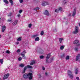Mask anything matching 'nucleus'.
<instances>
[{
  "label": "nucleus",
  "mask_w": 80,
  "mask_h": 80,
  "mask_svg": "<svg viewBox=\"0 0 80 80\" xmlns=\"http://www.w3.org/2000/svg\"><path fill=\"white\" fill-rule=\"evenodd\" d=\"M62 8H58V10H59L60 11H62Z\"/></svg>",
  "instance_id": "nucleus-41"
},
{
  "label": "nucleus",
  "mask_w": 80,
  "mask_h": 80,
  "mask_svg": "<svg viewBox=\"0 0 80 80\" xmlns=\"http://www.w3.org/2000/svg\"><path fill=\"white\" fill-rule=\"evenodd\" d=\"M42 70H45V67H42Z\"/></svg>",
  "instance_id": "nucleus-46"
},
{
  "label": "nucleus",
  "mask_w": 80,
  "mask_h": 80,
  "mask_svg": "<svg viewBox=\"0 0 80 80\" xmlns=\"http://www.w3.org/2000/svg\"><path fill=\"white\" fill-rule=\"evenodd\" d=\"M6 28L5 27V26H3L2 27V32H3L5 30V29Z\"/></svg>",
  "instance_id": "nucleus-13"
},
{
  "label": "nucleus",
  "mask_w": 80,
  "mask_h": 80,
  "mask_svg": "<svg viewBox=\"0 0 80 80\" xmlns=\"http://www.w3.org/2000/svg\"><path fill=\"white\" fill-rule=\"evenodd\" d=\"M23 77L24 78L27 79L29 78V80H32L33 77V76L32 75V73H29L28 74L25 73L23 75Z\"/></svg>",
  "instance_id": "nucleus-1"
},
{
  "label": "nucleus",
  "mask_w": 80,
  "mask_h": 80,
  "mask_svg": "<svg viewBox=\"0 0 80 80\" xmlns=\"http://www.w3.org/2000/svg\"><path fill=\"white\" fill-rule=\"evenodd\" d=\"M17 17H20V14H18Z\"/></svg>",
  "instance_id": "nucleus-44"
},
{
  "label": "nucleus",
  "mask_w": 80,
  "mask_h": 80,
  "mask_svg": "<svg viewBox=\"0 0 80 80\" xmlns=\"http://www.w3.org/2000/svg\"><path fill=\"white\" fill-rule=\"evenodd\" d=\"M19 2L20 3H22L23 2V0H19Z\"/></svg>",
  "instance_id": "nucleus-33"
},
{
  "label": "nucleus",
  "mask_w": 80,
  "mask_h": 80,
  "mask_svg": "<svg viewBox=\"0 0 80 80\" xmlns=\"http://www.w3.org/2000/svg\"><path fill=\"white\" fill-rule=\"evenodd\" d=\"M74 50L75 51L77 52L78 51V48H75L74 49Z\"/></svg>",
  "instance_id": "nucleus-26"
},
{
  "label": "nucleus",
  "mask_w": 80,
  "mask_h": 80,
  "mask_svg": "<svg viewBox=\"0 0 80 80\" xmlns=\"http://www.w3.org/2000/svg\"><path fill=\"white\" fill-rule=\"evenodd\" d=\"M76 78L77 80H80V79L79 78H78V77H77Z\"/></svg>",
  "instance_id": "nucleus-43"
},
{
  "label": "nucleus",
  "mask_w": 80,
  "mask_h": 80,
  "mask_svg": "<svg viewBox=\"0 0 80 80\" xmlns=\"http://www.w3.org/2000/svg\"><path fill=\"white\" fill-rule=\"evenodd\" d=\"M9 75H10V74L8 73L6 74V75H5L4 77L3 78V80H5V79L8 78Z\"/></svg>",
  "instance_id": "nucleus-7"
},
{
  "label": "nucleus",
  "mask_w": 80,
  "mask_h": 80,
  "mask_svg": "<svg viewBox=\"0 0 80 80\" xmlns=\"http://www.w3.org/2000/svg\"><path fill=\"white\" fill-rule=\"evenodd\" d=\"M18 22V20H16L13 22L12 23V24L14 25H17Z\"/></svg>",
  "instance_id": "nucleus-14"
},
{
  "label": "nucleus",
  "mask_w": 80,
  "mask_h": 80,
  "mask_svg": "<svg viewBox=\"0 0 80 80\" xmlns=\"http://www.w3.org/2000/svg\"><path fill=\"white\" fill-rule=\"evenodd\" d=\"M12 13H11L10 14L8 15V17H9V16H11L12 15Z\"/></svg>",
  "instance_id": "nucleus-45"
},
{
  "label": "nucleus",
  "mask_w": 80,
  "mask_h": 80,
  "mask_svg": "<svg viewBox=\"0 0 80 80\" xmlns=\"http://www.w3.org/2000/svg\"><path fill=\"white\" fill-rule=\"evenodd\" d=\"M55 12H56L57 13H58V12H59V10L57 9H56L55 10Z\"/></svg>",
  "instance_id": "nucleus-30"
},
{
  "label": "nucleus",
  "mask_w": 80,
  "mask_h": 80,
  "mask_svg": "<svg viewBox=\"0 0 80 80\" xmlns=\"http://www.w3.org/2000/svg\"><path fill=\"white\" fill-rule=\"evenodd\" d=\"M34 10H39V8H36L34 9Z\"/></svg>",
  "instance_id": "nucleus-24"
},
{
  "label": "nucleus",
  "mask_w": 80,
  "mask_h": 80,
  "mask_svg": "<svg viewBox=\"0 0 80 80\" xmlns=\"http://www.w3.org/2000/svg\"><path fill=\"white\" fill-rule=\"evenodd\" d=\"M77 11V8H75L74 9V11L73 12L72 16L74 17L75 16V14H76V11Z\"/></svg>",
  "instance_id": "nucleus-9"
},
{
  "label": "nucleus",
  "mask_w": 80,
  "mask_h": 80,
  "mask_svg": "<svg viewBox=\"0 0 80 80\" xmlns=\"http://www.w3.org/2000/svg\"><path fill=\"white\" fill-rule=\"evenodd\" d=\"M26 53L25 51H24L23 52L21 53V55L22 58L25 57V54Z\"/></svg>",
  "instance_id": "nucleus-12"
},
{
  "label": "nucleus",
  "mask_w": 80,
  "mask_h": 80,
  "mask_svg": "<svg viewBox=\"0 0 80 80\" xmlns=\"http://www.w3.org/2000/svg\"><path fill=\"white\" fill-rule=\"evenodd\" d=\"M20 49H18L17 50V52H18V53H19V52H20Z\"/></svg>",
  "instance_id": "nucleus-39"
},
{
  "label": "nucleus",
  "mask_w": 80,
  "mask_h": 80,
  "mask_svg": "<svg viewBox=\"0 0 80 80\" xmlns=\"http://www.w3.org/2000/svg\"><path fill=\"white\" fill-rule=\"evenodd\" d=\"M43 34H44V32H43V31H42L41 32V35H43Z\"/></svg>",
  "instance_id": "nucleus-28"
},
{
  "label": "nucleus",
  "mask_w": 80,
  "mask_h": 80,
  "mask_svg": "<svg viewBox=\"0 0 80 80\" xmlns=\"http://www.w3.org/2000/svg\"><path fill=\"white\" fill-rule=\"evenodd\" d=\"M76 47H80V43H79L78 44H77L76 45Z\"/></svg>",
  "instance_id": "nucleus-35"
},
{
  "label": "nucleus",
  "mask_w": 80,
  "mask_h": 80,
  "mask_svg": "<svg viewBox=\"0 0 80 80\" xmlns=\"http://www.w3.org/2000/svg\"><path fill=\"white\" fill-rule=\"evenodd\" d=\"M21 40H22V38L20 37L18 38L17 39L18 41H21Z\"/></svg>",
  "instance_id": "nucleus-27"
},
{
  "label": "nucleus",
  "mask_w": 80,
  "mask_h": 80,
  "mask_svg": "<svg viewBox=\"0 0 80 80\" xmlns=\"http://www.w3.org/2000/svg\"><path fill=\"white\" fill-rule=\"evenodd\" d=\"M27 68H31L32 69L33 68H32L31 66L28 65L27 66L25 67L24 68V69L22 70V73H25V71H26V70H27Z\"/></svg>",
  "instance_id": "nucleus-3"
},
{
  "label": "nucleus",
  "mask_w": 80,
  "mask_h": 80,
  "mask_svg": "<svg viewBox=\"0 0 80 80\" xmlns=\"http://www.w3.org/2000/svg\"><path fill=\"white\" fill-rule=\"evenodd\" d=\"M3 2L4 3H6V4H8V1L7 0H3Z\"/></svg>",
  "instance_id": "nucleus-19"
},
{
  "label": "nucleus",
  "mask_w": 80,
  "mask_h": 80,
  "mask_svg": "<svg viewBox=\"0 0 80 80\" xmlns=\"http://www.w3.org/2000/svg\"><path fill=\"white\" fill-rule=\"evenodd\" d=\"M32 27V24H29L28 25V27H29V28H31V27Z\"/></svg>",
  "instance_id": "nucleus-37"
},
{
  "label": "nucleus",
  "mask_w": 80,
  "mask_h": 80,
  "mask_svg": "<svg viewBox=\"0 0 80 80\" xmlns=\"http://www.w3.org/2000/svg\"><path fill=\"white\" fill-rule=\"evenodd\" d=\"M17 45H18V44H19V42H17L16 43Z\"/></svg>",
  "instance_id": "nucleus-48"
},
{
  "label": "nucleus",
  "mask_w": 80,
  "mask_h": 80,
  "mask_svg": "<svg viewBox=\"0 0 80 80\" xmlns=\"http://www.w3.org/2000/svg\"><path fill=\"white\" fill-rule=\"evenodd\" d=\"M69 58V56H67L66 58V60H68Z\"/></svg>",
  "instance_id": "nucleus-31"
},
{
  "label": "nucleus",
  "mask_w": 80,
  "mask_h": 80,
  "mask_svg": "<svg viewBox=\"0 0 80 80\" xmlns=\"http://www.w3.org/2000/svg\"><path fill=\"white\" fill-rule=\"evenodd\" d=\"M51 55L50 53H49L46 59V63H52V62H53V60H54V58H52L50 59V61H48V59L50 58Z\"/></svg>",
  "instance_id": "nucleus-2"
},
{
  "label": "nucleus",
  "mask_w": 80,
  "mask_h": 80,
  "mask_svg": "<svg viewBox=\"0 0 80 80\" xmlns=\"http://www.w3.org/2000/svg\"><path fill=\"white\" fill-rule=\"evenodd\" d=\"M25 66V65L23 64H21L19 65V67H23Z\"/></svg>",
  "instance_id": "nucleus-21"
},
{
  "label": "nucleus",
  "mask_w": 80,
  "mask_h": 80,
  "mask_svg": "<svg viewBox=\"0 0 80 80\" xmlns=\"http://www.w3.org/2000/svg\"><path fill=\"white\" fill-rule=\"evenodd\" d=\"M78 68H76L75 70V74H78Z\"/></svg>",
  "instance_id": "nucleus-15"
},
{
  "label": "nucleus",
  "mask_w": 80,
  "mask_h": 80,
  "mask_svg": "<svg viewBox=\"0 0 80 80\" xmlns=\"http://www.w3.org/2000/svg\"><path fill=\"white\" fill-rule=\"evenodd\" d=\"M9 2H10L12 6L13 5V1L12 0H9Z\"/></svg>",
  "instance_id": "nucleus-16"
},
{
  "label": "nucleus",
  "mask_w": 80,
  "mask_h": 80,
  "mask_svg": "<svg viewBox=\"0 0 80 80\" xmlns=\"http://www.w3.org/2000/svg\"><path fill=\"white\" fill-rule=\"evenodd\" d=\"M35 61H32L30 63L31 65H33L34 63H35Z\"/></svg>",
  "instance_id": "nucleus-17"
},
{
  "label": "nucleus",
  "mask_w": 80,
  "mask_h": 80,
  "mask_svg": "<svg viewBox=\"0 0 80 80\" xmlns=\"http://www.w3.org/2000/svg\"><path fill=\"white\" fill-rule=\"evenodd\" d=\"M22 58L21 57H20L18 58V60H19V61H21V60H22Z\"/></svg>",
  "instance_id": "nucleus-34"
},
{
  "label": "nucleus",
  "mask_w": 80,
  "mask_h": 80,
  "mask_svg": "<svg viewBox=\"0 0 80 80\" xmlns=\"http://www.w3.org/2000/svg\"><path fill=\"white\" fill-rule=\"evenodd\" d=\"M1 37H2V36L1 35H0V38H1Z\"/></svg>",
  "instance_id": "nucleus-49"
},
{
  "label": "nucleus",
  "mask_w": 80,
  "mask_h": 80,
  "mask_svg": "<svg viewBox=\"0 0 80 80\" xmlns=\"http://www.w3.org/2000/svg\"><path fill=\"white\" fill-rule=\"evenodd\" d=\"M65 57V54H64L61 56V57Z\"/></svg>",
  "instance_id": "nucleus-36"
},
{
  "label": "nucleus",
  "mask_w": 80,
  "mask_h": 80,
  "mask_svg": "<svg viewBox=\"0 0 80 80\" xmlns=\"http://www.w3.org/2000/svg\"><path fill=\"white\" fill-rule=\"evenodd\" d=\"M79 42H80V41L78 39L74 41L73 43L74 45H75L76 44H77L78 43H79Z\"/></svg>",
  "instance_id": "nucleus-8"
},
{
  "label": "nucleus",
  "mask_w": 80,
  "mask_h": 80,
  "mask_svg": "<svg viewBox=\"0 0 80 80\" xmlns=\"http://www.w3.org/2000/svg\"><path fill=\"white\" fill-rule=\"evenodd\" d=\"M22 12H23V10H20L19 11V13H21Z\"/></svg>",
  "instance_id": "nucleus-32"
},
{
  "label": "nucleus",
  "mask_w": 80,
  "mask_h": 80,
  "mask_svg": "<svg viewBox=\"0 0 80 80\" xmlns=\"http://www.w3.org/2000/svg\"><path fill=\"white\" fill-rule=\"evenodd\" d=\"M43 58H44V56H41L40 57V58L41 59H43Z\"/></svg>",
  "instance_id": "nucleus-29"
},
{
  "label": "nucleus",
  "mask_w": 80,
  "mask_h": 80,
  "mask_svg": "<svg viewBox=\"0 0 80 80\" xmlns=\"http://www.w3.org/2000/svg\"><path fill=\"white\" fill-rule=\"evenodd\" d=\"M62 40H63V38H59V42H60L62 43Z\"/></svg>",
  "instance_id": "nucleus-22"
},
{
  "label": "nucleus",
  "mask_w": 80,
  "mask_h": 80,
  "mask_svg": "<svg viewBox=\"0 0 80 80\" xmlns=\"http://www.w3.org/2000/svg\"><path fill=\"white\" fill-rule=\"evenodd\" d=\"M37 35H35L32 36L33 38H35L36 37H37Z\"/></svg>",
  "instance_id": "nucleus-40"
},
{
  "label": "nucleus",
  "mask_w": 80,
  "mask_h": 80,
  "mask_svg": "<svg viewBox=\"0 0 80 80\" xmlns=\"http://www.w3.org/2000/svg\"><path fill=\"white\" fill-rule=\"evenodd\" d=\"M39 38L38 37H37L35 39V41H36V42H37V41H39Z\"/></svg>",
  "instance_id": "nucleus-20"
},
{
  "label": "nucleus",
  "mask_w": 80,
  "mask_h": 80,
  "mask_svg": "<svg viewBox=\"0 0 80 80\" xmlns=\"http://www.w3.org/2000/svg\"><path fill=\"white\" fill-rule=\"evenodd\" d=\"M68 77L70 78H73V75L72 74V72L70 70H68Z\"/></svg>",
  "instance_id": "nucleus-4"
},
{
  "label": "nucleus",
  "mask_w": 80,
  "mask_h": 80,
  "mask_svg": "<svg viewBox=\"0 0 80 80\" xmlns=\"http://www.w3.org/2000/svg\"><path fill=\"white\" fill-rule=\"evenodd\" d=\"M50 4L49 2H44L42 3V5L43 6H47V5H48Z\"/></svg>",
  "instance_id": "nucleus-5"
},
{
  "label": "nucleus",
  "mask_w": 80,
  "mask_h": 80,
  "mask_svg": "<svg viewBox=\"0 0 80 80\" xmlns=\"http://www.w3.org/2000/svg\"><path fill=\"white\" fill-rule=\"evenodd\" d=\"M80 57V54H78L76 58V61H78V60H79V58Z\"/></svg>",
  "instance_id": "nucleus-10"
},
{
  "label": "nucleus",
  "mask_w": 80,
  "mask_h": 80,
  "mask_svg": "<svg viewBox=\"0 0 80 80\" xmlns=\"http://www.w3.org/2000/svg\"><path fill=\"white\" fill-rule=\"evenodd\" d=\"M41 54H42V52H41Z\"/></svg>",
  "instance_id": "nucleus-50"
},
{
  "label": "nucleus",
  "mask_w": 80,
  "mask_h": 80,
  "mask_svg": "<svg viewBox=\"0 0 80 80\" xmlns=\"http://www.w3.org/2000/svg\"><path fill=\"white\" fill-rule=\"evenodd\" d=\"M0 62L1 64L2 65V64H3V60L2 59H0Z\"/></svg>",
  "instance_id": "nucleus-18"
},
{
  "label": "nucleus",
  "mask_w": 80,
  "mask_h": 80,
  "mask_svg": "<svg viewBox=\"0 0 80 80\" xmlns=\"http://www.w3.org/2000/svg\"><path fill=\"white\" fill-rule=\"evenodd\" d=\"M44 14L47 16H49V15H50L49 12L47 10H45V12H44Z\"/></svg>",
  "instance_id": "nucleus-6"
},
{
  "label": "nucleus",
  "mask_w": 80,
  "mask_h": 80,
  "mask_svg": "<svg viewBox=\"0 0 80 80\" xmlns=\"http://www.w3.org/2000/svg\"><path fill=\"white\" fill-rule=\"evenodd\" d=\"M6 52L7 53H10V51H9L8 50L6 51Z\"/></svg>",
  "instance_id": "nucleus-38"
},
{
  "label": "nucleus",
  "mask_w": 80,
  "mask_h": 80,
  "mask_svg": "<svg viewBox=\"0 0 80 80\" xmlns=\"http://www.w3.org/2000/svg\"><path fill=\"white\" fill-rule=\"evenodd\" d=\"M60 48L61 50H63L64 48V46H62L60 47Z\"/></svg>",
  "instance_id": "nucleus-25"
},
{
  "label": "nucleus",
  "mask_w": 80,
  "mask_h": 80,
  "mask_svg": "<svg viewBox=\"0 0 80 80\" xmlns=\"http://www.w3.org/2000/svg\"><path fill=\"white\" fill-rule=\"evenodd\" d=\"M8 22H12V19H8Z\"/></svg>",
  "instance_id": "nucleus-42"
},
{
  "label": "nucleus",
  "mask_w": 80,
  "mask_h": 80,
  "mask_svg": "<svg viewBox=\"0 0 80 80\" xmlns=\"http://www.w3.org/2000/svg\"><path fill=\"white\" fill-rule=\"evenodd\" d=\"M78 28L77 27H76L75 31L74 32V33H78Z\"/></svg>",
  "instance_id": "nucleus-11"
},
{
  "label": "nucleus",
  "mask_w": 80,
  "mask_h": 80,
  "mask_svg": "<svg viewBox=\"0 0 80 80\" xmlns=\"http://www.w3.org/2000/svg\"><path fill=\"white\" fill-rule=\"evenodd\" d=\"M62 3H63V4L67 3V1H66V0H64L62 2Z\"/></svg>",
  "instance_id": "nucleus-23"
},
{
  "label": "nucleus",
  "mask_w": 80,
  "mask_h": 80,
  "mask_svg": "<svg viewBox=\"0 0 80 80\" xmlns=\"http://www.w3.org/2000/svg\"><path fill=\"white\" fill-rule=\"evenodd\" d=\"M45 73L46 75L47 76V75H48V74L47 73V72H46Z\"/></svg>",
  "instance_id": "nucleus-47"
}]
</instances>
